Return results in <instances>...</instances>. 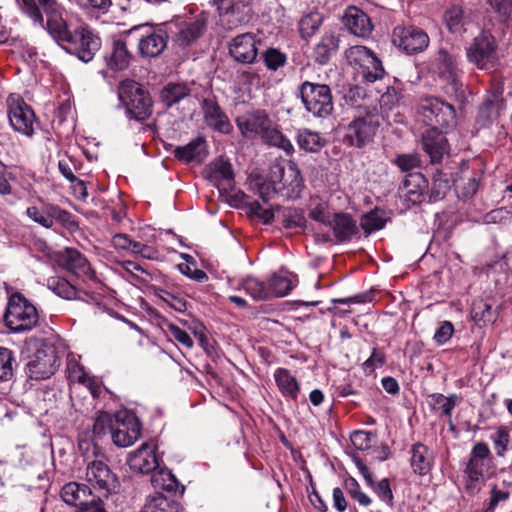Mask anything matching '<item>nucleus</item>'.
Here are the masks:
<instances>
[{"label": "nucleus", "instance_id": "nucleus-50", "mask_svg": "<svg viewBox=\"0 0 512 512\" xmlns=\"http://www.w3.org/2000/svg\"><path fill=\"white\" fill-rule=\"evenodd\" d=\"M114 428V419L107 412H99L97 417L94 420L93 424V434L96 438L100 439L105 436L107 433L112 435V431Z\"/></svg>", "mask_w": 512, "mask_h": 512}, {"label": "nucleus", "instance_id": "nucleus-1", "mask_svg": "<svg viewBox=\"0 0 512 512\" xmlns=\"http://www.w3.org/2000/svg\"><path fill=\"white\" fill-rule=\"evenodd\" d=\"M20 8L35 24L44 27V18L35 0H17ZM39 5L47 16L46 29L49 35L58 43L63 44L72 40L66 20L63 18V8L56 0H38Z\"/></svg>", "mask_w": 512, "mask_h": 512}, {"label": "nucleus", "instance_id": "nucleus-42", "mask_svg": "<svg viewBox=\"0 0 512 512\" xmlns=\"http://www.w3.org/2000/svg\"><path fill=\"white\" fill-rule=\"evenodd\" d=\"M444 20L451 33L461 35L465 32L462 7L454 5L448 8L444 14Z\"/></svg>", "mask_w": 512, "mask_h": 512}, {"label": "nucleus", "instance_id": "nucleus-36", "mask_svg": "<svg viewBox=\"0 0 512 512\" xmlns=\"http://www.w3.org/2000/svg\"><path fill=\"white\" fill-rule=\"evenodd\" d=\"M190 92V87L185 83H168L162 88L160 99L166 107L170 108L189 96Z\"/></svg>", "mask_w": 512, "mask_h": 512}, {"label": "nucleus", "instance_id": "nucleus-52", "mask_svg": "<svg viewBox=\"0 0 512 512\" xmlns=\"http://www.w3.org/2000/svg\"><path fill=\"white\" fill-rule=\"evenodd\" d=\"M282 217V225L287 229L303 228L306 223L305 216L299 209H285Z\"/></svg>", "mask_w": 512, "mask_h": 512}, {"label": "nucleus", "instance_id": "nucleus-8", "mask_svg": "<svg viewBox=\"0 0 512 512\" xmlns=\"http://www.w3.org/2000/svg\"><path fill=\"white\" fill-rule=\"evenodd\" d=\"M58 367L56 347L50 342H40L26 364L29 378L44 380L52 376Z\"/></svg>", "mask_w": 512, "mask_h": 512}, {"label": "nucleus", "instance_id": "nucleus-45", "mask_svg": "<svg viewBox=\"0 0 512 512\" xmlns=\"http://www.w3.org/2000/svg\"><path fill=\"white\" fill-rule=\"evenodd\" d=\"M323 17L318 12H311L304 15L299 22V31L304 39L312 37L320 28Z\"/></svg>", "mask_w": 512, "mask_h": 512}, {"label": "nucleus", "instance_id": "nucleus-6", "mask_svg": "<svg viewBox=\"0 0 512 512\" xmlns=\"http://www.w3.org/2000/svg\"><path fill=\"white\" fill-rule=\"evenodd\" d=\"M348 63L357 68L358 73L366 83H374L385 75L382 62L369 48L355 45L345 51Z\"/></svg>", "mask_w": 512, "mask_h": 512}, {"label": "nucleus", "instance_id": "nucleus-48", "mask_svg": "<svg viewBox=\"0 0 512 512\" xmlns=\"http://www.w3.org/2000/svg\"><path fill=\"white\" fill-rule=\"evenodd\" d=\"M385 223L384 212L377 209L365 214L361 219V227L366 233L382 229Z\"/></svg>", "mask_w": 512, "mask_h": 512}, {"label": "nucleus", "instance_id": "nucleus-3", "mask_svg": "<svg viewBox=\"0 0 512 512\" xmlns=\"http://www.w3.org/2000/svg\"><path fill=\"white\" fill-rule=\"evenodd\" d=\"M39 321L36 307L21 293L9 296L4 313V323L13 333L32 330Z\"/></svg>", "mask_w": 512, "mask_h": 512}, {"label": "nucleus", "instance_id": "nucleus-34", "mask_svg": "<svg viewBox=\"0 0 512 512\" xmlns=\"http://www.w3.org/2000/svg\"><path fill=\"white\" fill-rule=\"evenodd\" d=\"M91 494L92 490L88 485L77 482H69L61 489L63 501L71 506H80Z\"/></svg>", "mask_w": 512, "mask_h": 512}, {"label": "nucleus", "instance_id": "nucleus-29", "mask_svg": "<svg viewBox=\"0 0 512 512\" xmlns=\"http://www.w3.org/2000/svg\"><path fill=\"white\" fill-rule=\"evenodd\" d=\"M328 225L337 243L349 241L358 233L356 221L347 213H336Z\"/></svg>", "mask_w": 512, "mask_h": 512}, {"label": "nucleus", "instance_id": "nucleus-16", "mask_svg": "<svg viewBox=\"0 0 512 512\" xmlns=\"http://www.w3.org/2000/svg\"><path fill=\"white\" fill-rule=\"evenodd\" d=\"M8 103V117L15 131L31 136L34 132L35 115L32 109L20 97L10 96Z\"/></svg>", "mask_w": 512, "mask_h": 512}, {"label": "nucleus", "instance_id": "nucleus-40", "mask_svg": "<svg viewBox=\"0 0 512 512\" xmlns=\"http://www.w3.org/2000/svg\"><path fill=\"white\" fill-rule=\"evenodd\" d=\"M242 289L255 301H265L271 298V292L265 283L255 277H246L241 283Z\"/></svg>", "mask_w": 512, "mask_h": 512}, {"label": "nucleus", "instance_id": "nucleus-55", "mask_svg": "<svg viewBox=\"0 0 512 512\" xmlns=\"http://www.w3.org/2000/svg\"><path fill=\"white\" fill-rule=\"evenodd\" d=\"M345 487L349 495L360 505L368 506L371 504V498L361 490L359 483L354 478L346 479Z\"/></svg>", "mask_w": 512, "mask_h": 512}, {"label": "nucleus", "instance_id": "nucleus-4", "mask_svg": "<svg viewBox=\"0 0 512 512\" xmlns=\"http://www.w3.org/2000/svg\"><path fill=\"white\" fill-rule=\"evenodd\" d=\"M418 113L429 127L428 129L448 131L456 126L454 106L440 98L432 96L423 98L419 103Z\"/></svg>", "mask_w": 512, "mask_h": 512}, {"label": "nucleus", "instance_id": "nucleus-47", "mask_svg": "<svg viewBox=\"0 0 512 512\" xmlns=\"http://www.w3.org/2000/svg\"><path fill=\"white\" fill-rule=\"evenodd\" d=\"M261 138L269 145L279 147L287 153L293 151L291 142L273 125H269L268 129L262 134Z\"/></svg>", "mask_w": 512, "mask_h": 512}, {"label": "nucleus", "instance_id": "nucleus-63", "mask_svg": "<svg viewBox=\"0 0 512 512\" xmlns=\"http://www.w3.org/2000/svg\"><path fill=\"white\" fill-rule=\"evenodd\" d=\"M457 65L455 63V59L449 55L445 51H440L439 53V65H438V74L439 77L446 76L447 72H455L457 71Z\"/></svg>", "mask_w": 512, "mask_h": 512}, {"label": "nucleus", "instance_id": "nucleus-35", "mask_svg": "<svg viewBox=\"0 0 512 512\" xmlns=\"http://www.w3.org/2000/svg\"><path fill=\"white\" fill-rule=\"evenodd\" d=\"M277 387L282 395L293 400L297 399L300 385L297 379L285 368H278L274 373Z\"/></svg>", "mask_w": 512, "mask_h": 512}, {"label": "nucleus", "instance_id": "nucleus-41", "mask_svg": "<svg viewBox=\"0 0 512 512\" xmlns=\"http://www.w3.org/2000/svg\"><path fill=\"white\" fill-rule=\"evenodd\" d=\"M47 286L52 292L63 299L72 300L77 298L78 291L76 287L65 278L58 276L50 277L47 280Z\"/></svg>", "mask_w": 512, "mask_h": 512}, {"label": "nucleus", "instance_id": "nucleus-21", "mask_svg": "<svg viewBox=\"0 0 512 512\" xmlns=\"http://www.w3.org/2000/svg\"><path fill=\"white\" fill-rule=\"evenodd\" d=\"M271 123L272 120L264 110H255L236 119L238 129L247 138L255 135L262 136Z\"/></svg>", "mask_w": 512, "mask_h": 512}, {"label": "nucleus", "instance_id": "nucleus-39", "mask_svg": "<svg viewBox=\"0 0 512 512\" xmlns=\"http://www.w3.org/2000/svg\"><path fill=\"white\" fill-rule=\"evenodd\" d=\"M489 455L490 450L486 443H476L472 448L469 461L464 470L484 473L485 468L488 466Z\"/></svg>", "mask_w": 512, "mask_h": 512}, {"label": "nucleus", "instance_id": "nucleus-33", "mask_svg": "<svg viewBox=\"0 0 512 512\" xmlns=\"http://www.w3.org/2000/svg\"><path fill=\"white\" fill-rule=\"evenodd\" d=\"M212 177L220 191H228L233 188L234 172L228 160L219 158L215 161Z\"/></svg>", "mask_w": 512, "mask_h": 512}, {"label": "nucleus", "instance_id": "nucleus-10", "mask_svg": "<svg viewBox=\"0 0 512 512\" xmlns=\"http://www.w3.org/2000/svg\"><path fill=\"white\" fill-rule=\"evenodd\" d=\"M138 31L137 52L142 58H155L163 53L167 47L168 34L162 28H155L148 24L132 27L128 33Z\"/></svg>", "mask_w": 512, "mask_h": 512}, {"label": "nucleus", "instance_id": "nucleus-46", "mask_svg": "<svg viewBox=\"0 0 512 512\" xmlns=\"http://www.w3.org/2000/svg\"><path fill=\"white\" fill-rule=\"evenodd\" d=\"M16 359L13 352L5 347H0V382H8L14 376Z\"/></svg>", "mask_w": 512, "mask_h": 512}, {"label": "nucleus", "instance_id": "nucleus-37", "mask_svg": "<svg viewBox=\"0 0 512 512\" xmlns=\"http://www.w3.org/2000/svg\"><path fill=\"white\" fill-rule=\"evenodd\" d=\"M180 505L174 499L161 493H156L147 498L146 503L139 512H179Z\"/></svg>", "mask_w": 512, "mask_h": 512}, {"label": "nucleus", "instance_id": "nucleus-9", "mask_svg": "<svg viewBox=\"0 0 512 512\" xmlns=\"http://www.w3.org/2000/svg\"><path fill=\"white\" fill-rule=\"evenodd\" d=\"M496 41L488 31L480 32L473 38L466 48V56L470 63H473L481 70H489L494 67L497 60Z\"/></svg>", "mask_w": 512, "mask_h": 512}, {"label": "nucleus", "instance_id": "nucleus-20", "mask_svg": "<svg viewBox=\"0 0 512 512\" xmlns=\"http://www.w3.org/2000/svg\"><path fill=\"white\" fill-rule=\"evenodd\" d=\"M127 463L135 472L142 474L154 472L159 465L155 446L143 443L137 450L129 453Z\"/></svg>", "mask_w": 512, "mask_h": 512}, {"label": "nucleus", "instance_id": "nucleus-13", "mask_svg": "<svg viewBox=\"0 0 512 512\" xmlns=\"http://www.w3.org/2000/svg\"><path fill=\"white\" fill-rule=\"evenodd\" d=\"M85 478L104 497H108L118 487L116 475L102 460H93L87 464Z\"/></svg>", "mask_w": 512, "mask_h": 512}, {"label": "nucleus", "instance_id": "nucleus-11", "mask_svg": "<svg viewBox=\"0 0 512 512\" xmlns=\"http://www.w3.org/2000/svg\"><path fill=\"white\" fill-rule=\"evenodd\" d=\"M392 42L401 51L413 55L424 51L429 46V36L417 26H396L392 33Z\"/></svg>", "mask_w": 512, "mask_h": 512}, {"label": "nucleus", "instance_id": "nucleus-12", "mask_svg": "<svg viewBox=\"0 0 512 512\" xmlns=\"http://www.w3.org/2000/svg\"><path fill=\"white\" fill-rule=\"evenodd\" d=\"M141 436V424L135 414L120 411L114 417L112 441L118 447H128Z\"/></svg>", "mask_w": 512, "mask_h": 512}, {"label": "nucleus", "instance_id": "nucleus-7", "mask_svg": "<svg viewBox=\"0 0 512 512\" xmlns=\"http://www.w3.org/2000/svg\"><path fill=\"white\" fill-rule=\"evenodd\" d=\"M299 90L306 111L314 117L325 118L333 112L334 106L329 86L305 81Z\"/></svg>", "mask_w": 512, "mask_h": 512}, {"label": "nucleus", "instance_id": "nucleus-23", "mask_svg": "<svg viewBox=\"0 0 512 512\" xmlns=\"http://www.w3.org/2000/svg\"><path fill=\"white\" fill-rule=\"evenodd\" d=\"M61 266L79 278L92 279L94 271L87 259L76 249L66 248L59 256Z\"/></svg>", "mask_w": 512, "mask_h": 512}, {"label": "nucleus", "instance_id": "nucleus-24", "mask_svg": "<svg viewBox=\"0 0 512 512\" xmlns=\"http://www.w3.org/2000/svg\"><path fill=\"white\" fill-rule=\"evenodd\" d=\"M427 181L421 173H409L399 187V196L408 205H415L422 202Z\"/></svg>", "mask_w": 512, "mask_h": 512}, {"label": "nucleus", "instance_id": "nucleus-51", "mask_svg": "<svg viewBox=\"0 0 512 512\" xmlns=\"http://www.w3.org/2000/svg\"><path fill=\"white\" fill-rule=\"evenodd\" d=\"M481 174L479 172H472L467 179H462L457 184V189L460 190V195L464 199L473 197L479 187Z\"/></svg>", "mask_w": 512, "mask_h": 512}, {"label": "nucleus", "instance_id": "nucleus-38", "mask_svg": "<svg viewBox=\"0 0 512 512\" xmlns=\"http://www.w3.org/2000/svg\"><path fill=\"white\" fill-rule=\"evenodd\" d=\"M296 140L300 149L309 153L319 152L326 144L325 138L320 133L309 129L299 130Z\"/></svg>", "mask_w": 512, "mask_h": 512}, {"label": "nucleus", "instance_id": "nucleus-14", "mask_svg": "<svg viewBox=\"0 0 512 512\" xmlns=\"http://www.w3.org/2000/svg\"><path fill=\"white\" fill-rule=\"evenodd\" d=\"M251 0H213L217 7L221 24L227 29H233L249 21Z\"/></svg>", "mask_w": 512, "mask_h": 512}, {"label": "nucleus", "instance_id": "nucleus-61", "mask_svg": "<svg viewBox=\"0 0 512 512\" xmlns=\"http://www.w3.org/2000/svg\"><path fill=\"white\" fill-rule=\"evenodd\" d=\"M166 333L173 337L176 341L181 343L186 348H192L193 347V340L190 337V335L176 326L175 324L169 323L166 325Z\"/></svg>", "mask_w": 512, "mask_h": 512}, {"label": "nucleus", "instance_id": "nucleus-25", "mask_svg": "<svg viewBox=\"0 0 512 512\" xmlns=\"http://www.w3.org/2000/svg\"><path fill=\"white\" fill-rule=\"evenodd\" d=\"M503 108L502 90L496 89L485 98L479 107L477 124L484 128L496 121Z\"/></svg>", "mask_w": 512, "mask_h": 512}, {"label": "nucleus", "instance_id": "nucleus-60", "mask_svg": "<svg viewBox=\"0 0 512 512\" xmlns=\"http://www.w3.org/2000/svg\"><path fill=\"white\" fill-rule=\"evenodd\" d=\"M157 295L160 299H162L164 302H166L171 308L178 312H183L187 308V303L184 299L174 295L173 293L164 290L159 289L157 292Z\"/></svg>", "mask_w": 512, "mask_h": 512}, {"label": "nucleus", "instance_id": "nucleus-30", "mask_svg": "<svg viewBox=\"0 0 512 512\" xmlns=\"http://www.w3.org/2000/svg\"><path fill=\"white\" fill-rule=\"evenodd\" d=\"M339 49V37L333 31L325 32L313 49V58L320 65L327 64Z\"/></svg>", "mask_w": 512, "mask_h": 512}, {"label": "nucleus", "instance_id": "nucleus-27", "mask_svg": "<svg viewBox=\"0 0 512 512\" xmlns=\"http://www.w3.org/2000/svg\"><path fill=\"white\" fill-rule=\"evenodd\" d=\"M133 56L124 40L115 39L106 51L104 60L109 69L122 71L128 68Z\"/></svg>", "mask_w": 512, "mask_h": 512}, {"label": "nucleus", "instance_id": "nucleus-58", "mask_svg": "<svg viewBox=\"0 0 512 512\" xmlns=\"http://www.w3.org/2000/svg\"><path fill=\"white\" fill-rule=\"evenodd\" d=\"M68 378L71 382H78L85 384L88 380L84 368L74 358H69L67 361Z\"/></svg>", "mask_w": 512, "mask_h": 512}, {"label": "nucleus", "instance_id": "nucleus-17", "mask_svg": "<svg viewBox=\"0 0 512 512\" xmlns=\"http://www.w3.org/2000/svg\"><path fill=\"white\" fill-rule=\"evenodd\" d=\"M27 216L34 222L45 228H51L57 220L64 225H70L71 214L55 205H44L42 207L32 206L26 210Z\"/></svg>", "mask_w": 512, "mask_h": 512}, {"label": "nucleus", "instance_id": "nucleus-56", "mask_svg": "<svg viewBox=\"0 0 512 512\" xmlns=\"http://www.w3.org/2000/svg\"><path fill=\"white\" fill-rule=\"evenodd\" d=\"M512 212L505 207L497 208L486 213L483 217L485 224H506L511 222Z\"/></svg>", "mask_w": 512, "mask_h": 512}, {"label": "nucleus", "instance_id": "nucleus-57", "mask_svg": "<svg viewBox=\"0 0 512 512\" xmlns=\"http://www.w3.org/2000/svg\"><path fill=\"white\" fill-rule=\"evenodd\" d=\"M464 476L466 491L471 495L477 494L484 484V473L464 470Z\"/></svg>", "mask_w": 512, "mask_h": 512}, {"label": "nucleus", "instance_id": "nucleus-62", "mask_svg": "<svg viewBox=\"0 0 512 512\" xmlns=\"http://www.w3.org/2000/svg\"><path fill=\"white\" fill-rule=\"evenodd\" d=\"M491 439L494 443V448L498 456H503L509 444V433L505 428L498 429Z\"/></svg>", "mask_w": 512, "mask_h": 512}, {"label": "nucleus", "instance_id": "nucleus-53", "mask_svg": "<svg viewBox=\"0 0 512 512\" xmlns=\"http://www.w3.org/2000/svg\"><path fill=\"white\" fill-rule=\"evenodd\" d=\"M450 187V181L445 175L442 173L434 175L430 189V198L434 201L442 199Z\"/></svg>", "mask_w": 512, "mask_h": 512}, {"label": "nucleus", "instance_id": "nucleus-28", "mask_svg": "<svg viewBox=\"0 0 512 512\" xmlns=\"http://www.w3.org/2000/svg\"><path fill=\"white\" fill-rule=\"evenodd\" d=\"M343 23L353 35L358 37H367L372 32L370 18L356 7H349L346 10Z\"/></svg>", "mask_w": 512, "mask_h": 512}, {"label": "nucleus", "instance_id": "nucleus-59", "mask_svg": "<svg viewBox=\"0 0 512 512\" xmlns=\"http://www.w3.org/2000/svg\"><path fill=\"white\" fill-rule=\"evenodd\" d=\"M249 212L257 216L264 224H269L274 218L272 207H265L259 201H252L248 205Z\"/></svg>", "mask_w": 512, "mask_h": 512}, {"label": "nucleus", "instance_id": "nucleus-18", "mask_svg": "<svg viewBox=\"0 0 512 512\" xmlns=\"http://www.w3.org/2000/svg\"><path fill=\"white\" fill-rule=\"evenodd\" d=\"M208 17L205 13L199 14L190 21H183L178 25L175 34V43L180 47H189L195 43L207 28Z\"/></svg>", "mask_w": 512, "mask_h": 512}, {"label": "nucleus", "instance_id": "nucleus-54", "mask_svg": "<svg viewBox=\"0 0 512 512\" xmlns=\"http://www.w3.org/2000/svg\"><path fill=\"white\" fill-rule=\"evenodd\" d=\"M265 66L272 71H276L286 63V55L276 48H269L263 53Z\"/></svg>", "mask_w": 512, "mask_h": 512}, {"label": "nucleus", "instance_id": "nucleus-22", "mask_svg": "<svg viewBox=\"0 0 512 512\" xmlns=\"http://www.w3.org/2000/svg\"><path fill=\"white\" fill-rule=\"evenodd\" d=\"M255 36L244 33L236 36L229 44V53L237 61L243 64H251L255 61L258 48Z\"/></svg>", "mask_w": 512, "mask_h": 512}, {"label": "nucleus", "instance_id": "nucleus-15", "mask_svg": "<svg viewBox=\"0 0 512 512\" xmlns=\"http://www.w3.org/2000/svg\"><path fill=\"white\" fill-rule=\"evenodd\" d=\"M67 50L79 60L88 63L101 48V39L90 29L81 27L72 34V40L67 41Z\"/></svg>", "mask_w": 512, "mask_h": 512}, {"label": "nucleus", "instance_id": "nucleus-32", "mask_svg": "<svg viewBox=\"0 0 512 512\" xmlns=\"http://www.w3.org/2000/svg\"><path fill=\"white\" fill-rule=\"evenodd\" d=\"M433 463L432 454L427 446L416 443L411 449V466L413 471L419 475H426Z\"/></svg>", "mask_w": 512, "mask_h": 512}, {"label": "nucleus", "instance_id": "nucleus-64", "mask_svg": "<svg viewBox=\"0 0 512 512\" xmlns=\"http://www.w3.org/2000/svg\"><path fill=\"white\" fill-rule=\"evenodd\" d=\"M394 162L403 172L412 171L420 165L419 158L415 154L399 155Z\"/></svg>", "mask_w": 512, "mask_h": 512}, {"label": "nucleus", "instance_id": "nucleus-2", "mask_svg": "<svg viewBox=\"0 0 512 512\" xmlns=\"http://www.w3.org/2000/svg\"><path fill=\"white\" fill-rule=\"evenodd\" d=\"M357 107L358 114L344 126V141L350 146L363 148L371 143L380 127L381 116L375 108L352 103Z\"/></svg>", "mask_w": 512, "mask_h": 512}, {"label": "nucleus", "instance_id": "nucleus-44", "mask_svg": "<svg viewBox=\"0 0 512 512\" xmlns=\"http://www.w3.org/2000/svg\"><path fill=\"white\" fill-rule=\"evenodd\" d=\"M151 482L154 488L163 489L168 492H176L179 488V482L171 471L168 470L154 471Z\"/></svg>", "mask_w": 512, "mask_h": 512}, {"label": "nucleus", "instance_id": "nucleus-26", "mask_svg": "<svg viewBox=\"0 0 512 512\" xmlns=\"http://www.w3.org/2000/svg\"><path fill=\"white\" fill-rule=\"evenodd\" d=\"M446 131L427 129L422 136V145L429 155L432 163L441 162L443 156L448 153L447 139L443 135Z\"/></svg>", "mask_w": 512, "mask_h": 512}, {"label": "nucleus", "instance_id": "nucleus-31", "mask_svg": "<svg viewBox=\"0 0 512 512\" xmlns=\"http://www.w3.org/2000/svg\"><path fill=\"white\" fill-rule=\"evenodd\" d=\"M207 143L203 137H197L185 146H178L174 150L177 159L185 162L202 161L207 155Z\"/></svg>", "mask_w": 512, "mask_h": 512}, {"label": "nucleus", "instance_id": "nucleus-43", "mask_svg": "<svg viewBox=\"0 0 512 512\" xmlns=\"http://www.w3.org/2000/svg\"><path fill=\"white\" fill-rule=\"evenodd\" d=\"M511 492L503 483V487L493 485L490 490V496L483 509L476 512H495L499 504L506 502L510 498Z\"/></svg>", "mask_w": 512, "mask_h": 512}, {"label": "nucleus", "instance_id": "nucleus-19", "mask_svg": "<svg viewBox=\"0 0 512 512\" xmlns=\"http://www.w3.org/2000/svg\"><path fill=\"white\" fill-rule=\"evenodd\" d=\"M201 109L204 121L209 128L222 134H229L232 132L233 126L228 116L214 99H203L201 102Z\"/></svg>", "mask_w": 512, "mask_h": 512}, {"label": "nucleus", "instance_id": "nucleus-5", "mask_svg": "<svg viewBox=\"0 0 512 512\" xmlns=\"http://www.w3.org/2000/svg\"><path fill=\"white\" fill-rule=\"evenodd\" d=\"M118 96L130 118L144 121L152 114V99L140 84L132 80L120 83Z\"/></svg>", "mask_w": 512, "mask_h": 512}, {"label": "nucleus", "instance_id": "nucleus-49", "mask_svg": "<svg viewBox=\"0 0 512 512\" xmlns=\"http://www.w3.org/2000/svg\"><path fill=\"white\" fill-rule=\"evenodd\" d=\"M268 291L271 297H282L287 295L293 288L292 281L285 276L273 275L269 280Z\"/></svg>", "mask_w": 512, "mask_h": 512}]
</instances>
